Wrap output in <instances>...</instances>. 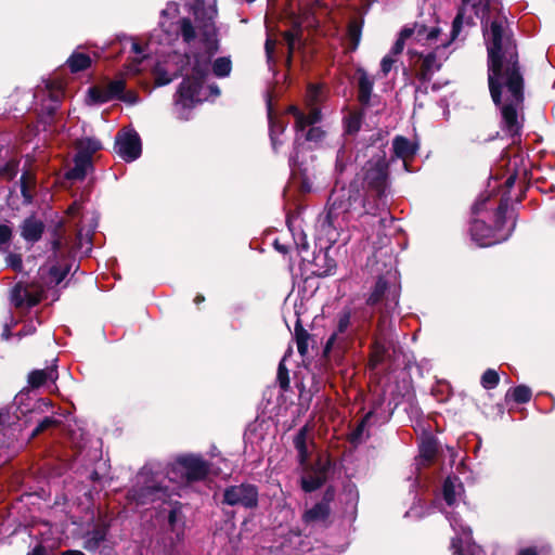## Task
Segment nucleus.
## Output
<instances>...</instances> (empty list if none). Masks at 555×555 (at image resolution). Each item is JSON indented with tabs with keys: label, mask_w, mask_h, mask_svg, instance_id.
<instances>
[{
	"label": "nucleus",
	"mask_w": 555,
	"mask_h": 555,
	"mask_svg": "<svg viewBox=\"0 0 555 555\" xmlns=\"http://www.w3.org/2000/svg\"><path fill=\"white\" fill-rule=\"evenodd\" d=\"M505 16L490 23L487 39L488 87L492 102L501 112V128L513 140L519 139L522 124L518 111L524 108L525 78L519 51L513 34L504 31Z\"/></svg>",
	"instance_id": "nucleus-1"
},
{
	"label": "nucleus",
	"mask_w": 555,
	"mask_h": 555,
	"mask_svg": "<svg viewBox=\"0 0 555 555\" xmlns=\"http://www.w3.org/2000/svg\"><path fill=\"white\" fill-rule=\"evenodd\" d=\"M361 216H375V212L366 207L359 183L352 181L330 194L325 211L318 220L320 232L334 244L340 233L348 229L350 221Z\"/></svg>",
	"instance_id": "nucleus-2"
},
{
	"label": "nucleus",
	"mask_w": 555,
	"mask_h": 555,
	"mask_svg": "<svg viewBox=\"0 0 555 555\" xmlns=\"http://www.w3.org/2000/svg\"><path fill=\"white\" fill-rule=\"evenodd\" d=\"M509 207V198L501 197L494 211V225L487 224L483 220L473 219L470 221L469 234L480 247H489L506 241L515 229V222L506 233H501L506 223V214Z\"/></svg>",
	"instance_id": "nucleus-3"
},
{
	"label": "nucleus",
	"mask_w": 555,
	"mask_h": 555,
	"mask_svg": "<svg viewBox=\"0 0 555 555\" xmlns=\"http://www.w3.org/2000/svg\"><path fill=\"white\" fill-rule=\"evenodd\" d=\"M362 186L367 197L376 201V207L386 205L389 193V166L386 162V154L383 152L375 162H367L363 167Z\"/></svg>",
	"instance_id": "nucleus-4"
},
{
	"label": "nucleus",
	"mask_w": 555,
	"mask_h": 555,
	"mask_svg": "<svg viewBox=\"0 0 555 555\" xmlns=\"http://www.w3.org/2000/svg\"><path fill=\"white\" fill-rule=\"evenodd\" d=\"M185 515L180 501H170L166 516V528L156 540L155 547L163 555H173L178 545L184 540Z\"/></svg>",
	"instance_id": "nucleus-5"
},
{
	"label": "nucleus",
	"mask_w": 555,
	"mask_h": 555,
	"mask_svg": "<svg viewBox=\"0 0 555 555\" xmlns=\"http://www.w3.org/2000/svg\"><path fill=\"white\" fill-rule=\"evenodd\" d=\"M170 472L179 475L188 483L204 481L210 473V463L199 454L178 455L170 465Z\"/></svg>",
	"instance_id": "nucleus-6"
},
{
	"label": "nucleus",
	"mask_w": 555,
	"mask_h": 555,
	"mask_svg": "<svg viewBox=\"0 0 555 555\" xmlns=\"http://www.w3.org/2000/svg\"><path fill=\"white\" fill-rule=\"evenodd\" d=\"M126 498L131 503L144 506L158 501L166 502L169 498V491L167 487L162 486L153 478H149L143 482L138 479L127 491Z\"/></svg>",
	"instance_id": "nucleus-7"
},
{
	"label": "nucleus",
	"mask_w": 555,
	"mask_h": 555,
	"mask_svg": "<svg viewBox=\"0 0 555 555\" xmlns=\"http://www.w3.org/2000/svg\"><path fill=\"white\" fill-rule=\"evenodd\" d=\"M52 408L51 400L47 398H41L37 401L35 406L24 413L25 420L24 425L27 426L29 423L36 422V426L28 435L27 441L30 442L43 433L55 429L62 425V421L55 418L54 416H44L42 418H38L37 416L46 412V410Z\"/></svg>",
	"instance_id": "nucleus-8"
},
{
	"label": "nucleus",
	"mask_w": 555,
	"mask_h": 555,
	"mask_svg": "<svg viewBox=\"0 0 555 555\" xmlns=\"http://www.w3.org/2000/svg\"><path fill=\"white\" fill-rule=\"evenodd\" d=\"M448 46L449 42L443 43L428 53L409 51L412 57L417 59L414 64L415 77L422 85H427L433 79L434 74L442 68L443 64L439 60L438 53Z\"/></svg>",
	"instance_id": "nucleus-9"
},
{
	"label": "nucleus",
	"mask_w": 555,
	"mask_h": 555,
	"mask_svg": "<svg viewBox=\"0 0 555 555\" xmlns=\"http://www.w3.org/2000/svg\"><path fill=\"white\" fill-rule=\"evenodd\" d=\"M114 149L125 162H134L142 154L141 138L134 129H121L115 137Z\"/></svg>",
	"instance_id": "nucleus-10"
},
{
	"label": "nucleus",
	"mask_w": 555,
	"mask_h": 555,
	"mask_svg": "<svg viewBox=\"0 0 555 555\" xmlns=\"http://www.w3.org/2000/svg\"><path fill=\"white\" fill-rule=\"evenodd\" d=\"M222 503L231 506L238 505L245 508H254L258 504L257 487L250 483L229 486L223 491Z\"/></svg>",
	"instance_id": "nucleus-11"
},
{
	"label": "nucleus",
	"mask_w": 555,
	"mask_h": 555,
	"mask_svg": "<svg viewBox=\"0 0 555 555\" xmlns=\"http://www.w3.org/2000/svg\"><path fill=\"white\" fill-rule=\"evenodd\" d=\"M286 228L287 231L284 233V236H291L293 238V244L288 243H280L279 249L280 253L286 255L291 253L293 249L296 251L299 250L300 247L306 248V235L304 234L298 215L292 211H287L286 214Z\"/></svg>",
	"instance_id": "nucleus-12"
},
{
	"label": "nucleus",
	"mask_w": 555,
	"mask_h": 555,
	"mask_svg": "<svg viewBox=\"0 0 555 555\" xmlns=\"http://www.w3.org/2000/svg\"><path fill=\"white\" fill-rule=\"evenodd\" d=\"M276 81L270 83L264 91V101L267 106V116L269 121L270 140L273 149H275L278 141L275 137L276 125Z\"/></svg>",
	"instance_id": "nucleus-13"
},
{
	"label": "nucleus",
	"mask_w": 555,
	"mask_h": 555,
	"mask_svg": "<svg viewBox=\"0 0 555 555\" xmlns=\"http://www.w3.org/2000/svg\"><path fill=\"white\" fill-rule=\"evenodd\" d=\"M352 309L349 306H345L335 317V330L333 334L339 337L352 338L359 332V327H353Z\"/></svg>",
	"instance_id": "nucleus-14"
},
{
	"label": "nucleus",
	"mask_w": 555,
	"mask_h": 555,
	"mask_svg": "<svg viewBox=\"0 0 555 555\" xmlns=\"http://www.w3.org/2000/svg\"><path fill=\"white\" fill-rule=\"evenodd\" d=\"M202 88L203 82L190 78L189 75L184 76L177 90L179 102L184 107H191L195 102V98L199 95Z\"/></svg>",
	"instance_id": "nucleus-15"
},
{
	"label": "nucleus",
	"mask_w": 555,
	"mask_h": 555,
	"mask_svg": "<svg viewBox=\"0 0 555 555\" xmlns=\"http://www.w3.org/2000/svg\"><path fill=\"white\" fill-rule=\"evenodd\" d=\"M293 336L297 346L298 353L301 357H306L308 354L309 346H311L312 349H318L317 336L310 334L302 326L301 320L299 318L296 320Z\"/></svg>",
	"instance_id": "nucleus-16"
},
{
	"label": "nucleus",
	"mask_w": 555,
	"mask_h": 555,
	"mask_svg": "<svg viewBox=\"0 0 555 555\" xmlns=\"http://www.w3.org/2000/svg\"><path fill=\"white\" fill-rule=\"evenodd\" d=\"M60 108V102L57 99L51 98L48 103H42L40 112L37 116L38 126L42 127V131L52 132L56 124V115Z\"/></svg>",
	"instance_id": "nucleus-17"
},
{
	"label": "nucleus",
	"mask_w": 555,
	"mask_h": 555,
	"mask_svg": "<svg viewBox=\"0 0 555 555\" xmlns=\"http://www.w3.org/2000/svg\"><path fill=\"white\" fill-rule=\"evenodd\" d=\"M216 14H206L201 15L199 18H204L205 22L202 26H199L203 37V42L206 46V51L209 56L214 55L218 51V39H217V30L214 23Z\"/></svg>",
	"instance_id": "nucleus-18"
},
{
	"label": "nucleus",
	"mask_w": 555,
	"mask_h": 555,
	"mask_svg": "<svg viewBox=\"0 0 555 555\" xmlns=\"http://www.w3.org/2000/svg\"><path fill=\"white\" fill-rule=\"evenodd\" d=\"M20 228L21 236L29 243H36L40 241L44 232V223L37 219L35 215L25 218Z\"/></svg>",
	"instance_id": "nucleus-19"
},
{
	"label": "nucleus",
	"mask_w": 555,
	"mask_h": 555,
	"mask_svg": "<svg viewBox=\"0 0 555 555\" xmlns=\"http://www.w3.org/2000/svg\"><path fill=\"white\" fill-rule=\"evenodd\" d=\"M180 67L177 72H175L171 76L167 73L166 69L156 67L154 70L155 75V86L163 87L169 85L175 79H178L179 77H183L184 70L189 68L191 65V55L190 53H184L181 61H180Z\"/></svg>",
	"instance_id": "nucleus-20"
},
{
	"label": "nucleus",
	"mask_w": 555,
	"mask_h": 555,
	"mask_svg": "<svg viewBox=\"0 0 555 555\" xmlns=\"http://www.w3.org/2000/svg\"><path fill=\"white\" fill-rule=\"evenodd\" d=\"M287 112L295 117V128L300 129L313 122H321L323 117L321 109L317 106L311 107L308 113H305L298 106L289 105Z\"/></svg>",
	"instance_id": "nucleus-21"
},
{
	"label": "nucleus",
	"mask_w": 555,
	"mask_h": 555,
	"mask_svg": "<svg viewBox=\"0 0 555 555\" xmlns=\"http://www.w3.org/2000/svg\"><path fill=\"white\" fill-rule=\"evenodd\" d=\"M358 75V101L361 105L367 106L371 102L374 80L371 79L366 70L362 67L357 68Z\"/></svg>",
	"instance_id": "nucleus-22"
},
{
	"label": "nucleus",
	"mask_w": 555,
	"mask_h": 555,
	"mask_svg": "<svg viewBox=\"0 0 555 555\" xmlns=\"http://www.w3.org/2000/svg\"><path fill=\"white\" fill-rule=\"evenodd\" d=\"M93 168L92 159L87 155L77 154L74 156V167L65 172L67 180L81 181L86 178L89 169Z\"/></svg>",
	"instance_id": "nucleus-23"
},
{
	"label": "nucleus",
	"mask_w": 555,
	"mask_h": 555,
	"mask_svg": "<svg viewBox=\"0 0 555 555\" xmlns=\"http://www.w3.org/2000/svg\"><path fill=\"white\" fill-rule=\"evenodd\" d=\"M313 264L317 269L312 273L319 278L333 275L337 268V263L335 259L328 255V250H321L314 257Z\"/></svg>",
	"instance_id": "nucleus-24"
},
{
	"label": "nucleus",
	"mask_w": 555,
	"mask_h": 555,
	"mask_svg": "<svg viewBox=\"0 0 555 555\" xmlns=\"http://www.w3.org/2000/svg\"><path fill=\"white\" fill-rule=\"evenodd\" d=\"M59 377L56 365L43 370H34L28 374V384L33 389L42 387L48 380L55 382Z\"/></svg>",
	"instance_id": "nucleus-25"
},
{
	"label": "nucleus",
	"mask_w": 555,
	"mask_h": 555,
	"mask_svg": "<svg viewBox=\"0 0 555 555\" xmlns=\"http://www.w3.org/2000/svg\"><path fill=\"white\" fill-rule=\"evenodd\" d=\"M390 285L385 276L379 275L375 282V285L367 296L365 302L370 307L378 305L383 299L389 300Z\"/></svg>",
	"instance_id": "nucleus-26"
},
{
	"label": "nucleus",
	"mask_w": 555,
	"mask_h": 555,
	"mask_svg": "<svg viewBox=\"0 0 555 555\" xmlns=\"http://www.w3.org/2000/svg\"><path fill=\"white\" fill-rule=\"evenodd\" d=\"M37 185V176L34 171L25 169L20 178L21 194L23 202L29 205L34 201V190Z\"/></svg>",
	"instance_id": "nucleus-27"
},
{
	"label": "nucleus",
	"mask_w": 555,
	"mask_h": 555,
	"mask_svg": "<svg viewBox=\"0 0 555 555\" xmlns=\"http://www.w3.org/2000/svg\"><path fill=\"white\" fill-rule=\"evenodd\" d=\"M108 534V526L96 525L89 531L83 541V548L88 552H94L100 547V544L106 540Z\"/></svg>",
	"instance_id": "nucleus-28"
},
{
	"label": "nucleus",
	"mask_w": 555,
	"mask_h": 555,
	"mask_svg": "<svg viewBox=\"0 0 555 555\" xmlns=\"http://www.w3.org/2000/svg\"><path fill=\"white\" fill-rule=\"evenodd\" d=\"M393 153L403 160L413 158L417 152V144L412 143L408 138L397 135L392 141Z\"/></svg>",
	"instance_id": "nucleus-29"
},
{
	"label": "nucleus",
	"mask_w": 555,
	"mask_h": 555,
	"mask_svg": "<svg viewBox=\"0 0 555 555\" xmlns=\"http://www.w3.org/2000/svg\"><path fill=\"white\" fill-rule=\"evenodd\" d=\"M318 124L319 122L310 124L305 126L304 129L295 128L297 138L315 144L321 143L326 137V131Z\"/></svg>",
	"instance_id": "nucleus-30"
},
{
	"label": "nucleus",
	"mask_w": 555,
	"mask_h": 555,
	"mask_svg": "<svg viewBox=\"0 0 555 555\" xmlns=\"http://www.w3.org/2000/svg\"><path fill=\"white\" fill-rule=\"evenodd\" d=\"M331 515V506H324L320 502L315 503L311 508L307 509L302 515L306 524L323 522Z\"/></svg>",
	"instance_id": "nucleus-31"
},
{
	"label": "nucleus",
	"mask_w": 555,
	"mask_h": 555,
	"mask_svg": "<svg viewBox=\"0 0 555 555\" xmlns=\"http://www.w3.org/2000/svg\"><path fill=\"white\" fill-rule=\"evenodd\" d=\"M92 60L89 54L74 51L66 61L70 73L76 74L91 67Z\"/></svg>",
	"instance_id": "nucleus-32"
},
{
	"label": "nucleus",
	"mask_w": 555,
	"mask_h": 555,
	"mask_svg": "<svg viewBox=\"0 0 555 555\" xmlns=\"http://www.w3.org/2000/svg\"><path fill=\"white\" fill-rule=\"evenodd\" d=\"M307 434L308 429L306 426H304L297 431L293 439V443L298 452V460L301 465H305L309 459V452L307 447Z\"/></svg>",
	"instance_id": "nucleus-33"
},
{
	"label": "nucleus",
	"mask_w": 555,
	"mask_h": 555,
	"mask_svg": "<svg viewBox=\"0 0 555 555\" xmlns=\"http://www.w3.org/2000/svg\"><path fill=\"white\" fill-rule=\"evenodd\" d=\"M191 55L192 64V74L189 75L190 78L201 81L204 83L205 78L208 75V60H202V55L199 53H193Z\"/></svg>",
	"instance_id": "nucleus-34"
},
{
	"label": "nucleus",
	"mask_w": 555,
	"mask_h": 555,
	"mask_svg": "<svg viewBox=\"0 0 555 555\" xmlns=\"http://www.w3.org/2000/svg\"><path fill=\"white\" fill-rule=\"evenodd\" d=\"M387 353L388 348L386 344L379 338H375L371 345L370 367L375 370L379 364L384 362Z\"/></svg>",
	"instance_id": "nucleus-35"
},
{
	"label": "nucleus",
	"mask_w": 555,
	"mask_h": 555,
	"mask_svg": "<svg viewBox=\"0 0 555 555\" xmlns=\"http://www.w3.org/2000/svg\"><path fill=\"white\" fill-rule=\"evenodd\" d=\"M326 479L325 475L309 470L301 477V489L308 493L313 492L320 489L326 482Z\"/></svg>",
	"instance_id": "nucleus-36"
},
{
	"label": "nucleus",
	"mask_w": 555,
	"mask_h": 555,
	"mask_svg": "<svg viewBox=\"0 0 555 555\" xmlns=\"http://www.w3.org/2000/svg\"><path fill=\"white\" fill-rule=\"evenodd\" d=\"M44 289L43 287L36 282H31L27 285H25V297H24V304L29 308H33L41 302L43 299Z\"/></svg>",
	"instance_id": "nucleus-37"
},
{
	"label": "nucleus",
	"mask_w": 555,
	"mask_h": 555,
	"mask_svg": "<svg viewBox=\"0 0 555 555\" xmlns=\"http://www.w3.org/2000/svg\"><path fill=\"white\" fill-rule=\"evenodd\" d=\"M75 146L78 150L77 154L87 155L92 159L93 154L102 149V143L95 138L88 137L77 140Z\"/></svg>",
	"instance_id": "nucleus-38"
},
{
	"label": "nucleus",
	"mask_w": 555,
	"mask_h": 555,
	"mask_svg": "<svg viewBox=\"0 0 555 555\" xmlns=\"http://www.w3.org/2000/svg\"><path fill=\"white\" fill-rule=\"evenodd\" d=\"M412 30V36L415 35L417 41L426 40L433 41L438 38L441 33L439 27H433L428 30L425 24L414 23L413 27H409Z\"/></svg>",
	"instance_id": "nucleus-39"
},
{
	"label": "nucleus",
	"mask_w": 555,
	"mask_h": 555,
	"mask_svg": "<svg viewBox=\"0 0 555 555\" xmlns=\"http://www.w3.org/2000/svg\"><path fill=\"white\" fill-rule=\"evenodd\" d=\"M362 21L352 20L348 24L347 36L349 39V51L354 52L360 43L361 35H362Z\"/></svg>",
	"instance_id": "nucleus-40"
},
{
	"label": "nucleus",
	"mask_w": 555,
	"mask_h": 555,
	"mask_svg": "<svg viewBox=\"0 0 555 555\" xmlns=\"http://www.w3.org/2000/svg\"><path fill=\"white\" fill-rule=\"evenodd\" d=\"M278 46V39L274 38L272 35H268L266 43H264V50H266V56H267V63L269 66V69L273 74V78L278 75V61L275 57V50Z\"/></svg>",
	"instance_id": "nucleus-41"
},
{
	"label": "nucleus",
	"mask_w": 555,
	"mask_h": 555,
	"mask_svg": "<svg viewBox=\"0 0 555 555\" xmlns=\"http://www.w3.org/2000/svg\"><path fill=\"white\" fill-rule=\"evenodd\" d=\"M532 391L531 389L526 385H518L514 388L508 389L506 392L505 399L506 400H513L514 402L518 404L527 403L531 400Z\"/></svg>",
	"instance_id": "nucleus-42"
},
{
	"label": "nucleus",
	"mask_w": 555,
	"mask_h": 555,
	"mask_svg": "<svg viewBox=\"0 0 555 555\" xmlns=\"http://www.w3.org/2000/svg\"><path fill=\"white\" fill-rule=\"evenodd\" d=\"M178 30L185 43H191L196 39V29L189 17H182L178 21Z\"/></svg>",
	"instance_id": "nucleus-43"
},
{
	"label": "nucleus",
	"mask_w": 555,
	"mask_h": 555,
	"mask_svg": "<svg viewBox=\"0 0 555 555\" xmlns=\"http://www.w3.org/2000/svg\"><path fill=\"white\" fill-rule=\"evenodd\" d=\"M459 481V477L455 475L448 476L443 480L442 485V495L444 502L452 506L456 501V494H455V482Z\"/></svg>",
	"instance_id": "nucleus-44"
},
{
	"label": "nucleus",
	"mask_w": 555,
	"mask_h": 555,
	"mask_svg": "<svg viewBox=\"0 0 555 555\" xmlns=\"http://www.w3.org/2000/svg\"><path fill=\"white\" fill-rule=\"evenodd\" d=\"M363 119L362 112H352L350 113L344 120L345 124V133L349 135H353L359 132L361 129Z\"/></svg>",
	"instance_id": "nucleus-45"
},
{
	"label": "nucleus",
	"mask_w": 555,
	"mask_h": 555,
	"mask_svg": "<svg viewBox=\"0 0 555 555\" xmlns=\"http://www.w3.org/2000/svg\"><path fill=\"white\" fill-rule=\"evenodd\" d=\"M217 14L216 0H195L194 15L199 20L201 15Z\"/></svg>",
	"instance_id": "nucleus-46"
},
{
	"label": "nucleus",
	"mask_w": 555,
	"mask_h": 555,
	"mask_svg": "<svg viewBox=\"0 0 555 555\" xmlns=\"http://www.w3.org/2000/svg\"><path fill=\"white\" fill-rule=\"evenodd\" d=\"M20 159L12 157L3 166L0 167V177L7 181L15 179L18 172Z\"/></svg>",
	"instance_id": "nucleus-47"
},
{
	"label": "nucleus",
	"mask_w": 555,
	"mask_h": 555,
	"mask_svg": "<svg viewBox=\"0 0 555 555\" xmlns=\"http://www.w3.org/2000/svg\"><path fill=\"white\" fill-rule=\"evenodd\" d=\"M63 241H64V224L62 221H60L57 224H55V227L52 231L51 249L53 251L54 257H57V255L61 253V249L63 247Z\"/></svg>",
	"instance_id": "nucleus-48"
},
{
	"label": "nucleus",
	"mask_w": 555,
	"mask_h": 555,
	"mask_svg": "<svg viewBox=\"0 0 555 555\" xmlns=\"http://www.w3.org/2000/svg\"><path fill=\"white\" fill-rule=\"evenodd\" d=\"M431 393L438 401H446L452 395V386L447 380H437L431 388Z\"/></svg>",
	"instance_id": "nucleus-49"
},
{
	"label": "nucleus",
	"mask_w": 555,
	"mask_h": 555,
	"mask_svg": "<svg viewBox=\"0 0 555 555\" xmlns=\"http://www.w3.org/2000/svg\"><path fill=\"white\" fill-rule=\"evenodd\" d=\"M232 69V62L229 57H218L212 64V73L217 77H227L230 75Z\"/></svg>",
	"instance_id": "nucleus-50"
},
{
	"label": "nucleus",
	"mask_w": 555,
	"mask_h": 555,
	"mask_svg": "<svg viewBox=\"0 0 555 555\" xmlns=\"http://www.w3.org/2000/svg\"><path fill=\"white\" fill-rule=\"evenodd\" d=\"M88 95L92 103L95 104H103L107 103L109 101H113L112 99H106L109 96L107 93V90L104 86H92L88 89Z\"/></svg>",
	"instance_id": "nucleus-51"
},
{
	"label": "nucleus",
	"mask_w": 555,
	"mask_h": 555,
	"mask_svg": "<svg viewBox=\"0 0 555 555\" xmlns=\"http://www.w3.org/2000/svg\"><path fill=\"white\" fill-rule=\"evenodd\" d=\"M70 269H72L70 263H65L64 266L53 264L49 269V275L52 278L54 284L59 285L65 280V278L69 273Z\"/></svg>",
	"instance_id": "nucleus-52"
},
{
	"label": "nucleus",
	"mask_w": 555,
	"mask_h": 555,
	"mask_svg": "<svg viewBox=\"0 0 555 555\" xmlns=\"http://www.w3.org/2000/svg\"><path fill=\"white\" fill-rule=\"evenodd\" d=\"M500 383V375L493 369H487L481 375L480 384L485 389H493Z\"/></svg>",
	"instance_id": "nucleus-53"
},
{
	"label": "nucleus",
	"mask_w": 555,
	"mask_h": 555,
	"mask_svg": "<svg viewBox=\"0 0 555 555\" xmlns=\"http://www.w3.org/2000/svg\"><path fill=\"white\" fill-rule=\"evenodd\" d=\"M410 37H412V30H410V28L408 26L403 27L399 33V37L397 38L393 46L391 47V50H390L391 54H393V55L401 54L404 49V42Z\"/></svg>",
	"instance_id": "nucleus-54"
},
{
	"label": "nucleus",
	"mask_w": 555,
	"mask_h": 555,
	"mask_svg": "<svg viewBox=\"0 0 555 555\" xmlns=\"http://www.w3.org/2000/svg\"><path fill=\"white\" fill-rule=\"evenodd\" d=\"M22 424L17 422L14 424L15 429L3 431L1 435L3 439L0 441V448H10L14 441L18 439V433L22 431Z\"/></svg>",
	"instance_id": "nucleus-55"
},
{
	"label": "nucleus",
	"mask_w": 555,
	"mask_h": 555,
	"mask_svg": "<svg viewBox=\"0 0 555 555\" xmlns=\"http://www.w3.org/2000/svg\"><path fill=\"white\" fill-rule=\"evenodd\" d=\"M109 96L107 99L119 100L122 91L126 89V81L124 79L112 80L104 86Z\"/></svg>",
	"instance_id": "nucleus-56"
},
{
	"label": "nucleus",
	"mask_w": 555,
	"mask_h": 555,
	"mask_svg": "<svg viewBox=\"0 0 555 555\" xmlns=\"http://www.w3.org/2000/svg\"><path fill=\"white\" fill-rule=\"evenodd\" d=\"M332 467V462L330 457L319 455L315 462L310 466V472L319 473L325 475L327 477V474Z\"/></svg>",
	"instance_id": "nucleus-57"
},
{
	"label": "nucleus",
	"mask_w": 555,
	"mask_h": 555,
	"mask_svg": "<svg viewBox=\"0 0 555 555\" xmlns=\"http://www.w3.org/2000/svg\"><path fill=\"white\" fill-rule=\"evenodd\" d=\"M262 245H269L274 250H278V236H275L272 231L267 230L263 233V237H262L261 242H257V241L256 242H251V246L254 248H259L260 251H264V248L262 247Z\"/></svg>",
	"instance_id": "nucleus-58"
},
{
	"label": "nucleus",
	"mask_w": 555,
	"mask_h": 555,
	"mask_svg": "<svg viewBox=\"0 0 555 555\" xmlns=\"http://www.w3.org/2000/svg\"><path fill=\"white\" fill-rule=\"evenodd\" d=\"M344 341V337H339L336 334L332 333L323 347L322 357L324 359H328L335 345L340 346Z\"/></svg>",
	"instance_id": "nucleus-59"
},
{
	"label": "nucleus",
	"mask_w": 555,
	"mask_h": 555,
	"mask_svg": "<svg viewBox=\"0 0 555 555\" xmlns=\"http://www.w3.org/2000/svg\"><path fill=\"white\" fill-rule=\"evenodd\" d=\"M13 237L12 229L7 224H0V251H7Z\"/></svg>",
	"instance_id": "nucleus-60"
},
{
	"label": "nucleus",
	"mask_w": 555,
	"mask_h": 555,
	"mask_svg": "<svg viewBox=\"0 0 555 555\" xmlns=\"http://www.w3.org/2000/svg\"><path fill=\"white\" fill-rule=\"evenodd\" d=\"M5 263L15 272H21L23 270V259L21 254L8 253Z\"/></svg>",
	"instance_id": "nucleus-61"
},
{
	"label": "nucleus",
	"mask_w": 555,
	"mask_h": 555,
	"mask_svg": "<svg viewBox=\"0 0 555 555\" xmlns=\"http://www.w3.org/2000/svg\"><path fill=\"white\" fill-rule=\"evenodd\" d=\"M437 454V447L434 440L424 442L421 447V455L427 460L433 461Z\"/></svg>",
	"instance_id": "nucleus-62"
},
{
	"label": "nucleus",
	"mask_w": 555,
	"mask_h": 555,
	"mask_svg": "<svg viewBox=\"0 0 555 555\" xmlns=\"http://www.w3.org/2000/svg\"><path fill=\"white\" fill-rule=\"evenodd\" d=\"M463 17H464V9H459L457 14L455 15L453 22H452V29H451V40L449 43L454 40L461 33L462 26H463Z\"/></svg>",
	"instance_id": "nucleus-63"
},
{
	"label": "nucleus",
	"mask_w": 555,
	"mask_h": 555,
	"mask_svg": "<svg viewBox=\"0 0 555 555\" xmlns=\"http://www.w3.org/2000/svg\"><path fill=\"white\" fill-rule=\"evenodd\" d=\"M25 286L20 282L12 289V299L16 308L24 305Z\"/></svg>",
	"instance_id": "nucleus-64"
}]
</instances>
